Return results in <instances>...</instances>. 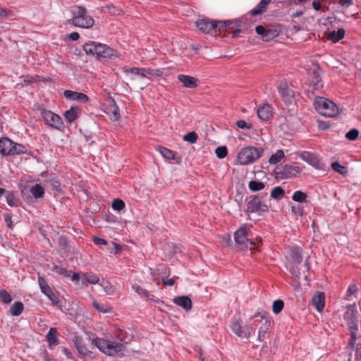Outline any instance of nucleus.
Instances as JSON below:
<instances>
[{"instance_id":"obj_1","label":"nucleus","mask_w":361,"mask_h":361,"mask_svg":"<svg viewBox=\"0 0 361 361\" xmlns=\"http://www.w3.org/2000/svg\"><path fill=\"white\" fill-rule=\"evenodd\" d=\"M233 23L231 20L214 21L209 19H201L196 22L198 30L203 33L214 35L217 30L221 32H232L234 35L240 32L239 29L233 30L230 26Z\"/></svg>"},{"instance_id":"obj_2","label":"nucleus","mask_w":361,"mask_h":361,"mask_svg":"<svg viewBox=\"0 0 361 361\" xmlns=\"http://www.w3.org/2000/svg\"><path fill=\"white\" fill-rule=\"evenodd\" d=\"M83 50L87 54L95 56L99 60L115 59L118 57L117 51L106 44L90 41L83 45Z\"/></svg>"},{"instance_id":"obj_3","label":"nucleus","mask_w":361,"mask_h":361,"mask_svg":"<svg viewBox=\"0 0 361 361\" xmlns=\"http://www.w3.org/2000/svg\"><path fill=\"white\" fill-rule=\"evenodd\" d=\"M71 23L76 27L90 28L94 25L93 18L87 14L86 9L82 6H75L71 9Z\"/></svg>"},{"instance_id":"obj_4","label":"nucleus","mask_w":361,"mask_h":361,"mask_svg":"<svg viewBox=\"0 0 361 361\" xmlns=\"http://www.w3.org/2000/svg\"><path fill=\"white\" fill-rule=\"evenodd\" d=\"M264 153L262 147L248 146L242 148L238 153L236 161L240 165H247L260 159Z\"/></svg>"},{"instance_id":"obj_5","label":"nucleus","mask_w":361,"mask_h":361,"mask_svg":"<svg viewBox=\"0 0 361 361\" xmlns=\"http://www.w3.org/2000/svg\"><path fill=\"white\" fill-rule=\"evenodd\" d=\"M314 106L319 114L326 117H334L339 113L338 106L334 102L322 97H315Z\"/></svg>"},{"instance_id":"obj_6","label":"nucleus","mask_w":361,"mask_h":361,"mask_svg":"<svg viewBox=\"0 0 361 361\" xmlns=\"http://www.w3.org/2000/svg\"><path fill=\"white\" fill-rule=\"evenodd\" d=\"M270 207V200L267 195H257L250 196L247 204V212L250 213H259L268 212Z\"/></svg>"},{"instance_id":"obj_7","label":"nucleus","mask_w":361,"mask_h":361,"mask_svg":"<svg viewBox=\"0 0 361 361\" xmlns=\"http://www.w3.org/2000/svg\"><path fill=\"white\" fill-rule=\"evenodd\" d=\"M344 319L346 321L350 336H356L357 334L359 324L360 323V316L357 311V307L354 303L347 307Z\"/></svg>"},{"instance_id":"obj_8","label":"nucleus","mask_w":361,"mask_h":361,"mask_svg":"<svg viewBox=\"0 0 361 361\" xmlns=\"http://www.w3.org/2000/svg\"><path fill=\"white\" fill-rule=\"evenodd\" d=\"M302 259L301 249L296 246L292 247L290 250L286 267L295 279H298L300 276L298 265L301 263Z\"/></svg>"},{"instance_id":"obj_9","label":"nucleus","mask_w":361,"mask_h":361,"mask_svg":"<svg viewBox=\"0 0 361 361\" xmlns=\"http://www.w3.org/2000/svg\"><path fill=\"white\" fill-rule=\"evenodd\" d=\"M123 72L130 77L132 80H135V76H140L142 78H149L150 75H160L161 71L152 68H123Z\"/></svg>"},{"instance_id":"obj_10","label":"nucleus","mask_w":361,"mask_h":361,"mask_svg":"<svg viewBox=\"0 0 361 361\" xmlns=\"http://www.w3.org/2000/svg\"><path fill=\"white\" fill-rule=\"evenodd\" d=\"M357 337L350 336L348 345L346 347L348 361H361V342L357 341Z\"/></svg>"},{"instance_id":"obj_11","label":"nucleus","mask_w":361,"mask_h":361,"mask_svg":"<svg viewBox=\"0 0 361 361\" xmlns=\"http://www.w3.org/2000/svg\"><path fill=\"white\" fill-rule=\"evenodd\" d=\"M41 115L44 122L48 126L59 130L63 128L62 118L59 115L47 109H42L41 111Z\"/></svg>"},{"instance_id":"obj_12","label":"nucleus","mask_w":361,"mask_h":361,"mask_svg":"<svg viewBox=\"0 0 361 361\" xmlns=\"http://www.w3.org/2000/svg\"><path fill=\"white\" fill-rule=\"evenodd\" d=\"M277 177L282 179L291 178L297 176L300 173V167L294 165H285L276 170Z\"/></svg>"},{"instance_id":"obj_13","label":"nucleus","mask_w":361,"mask_h":361,"mask_svg":"<svg viewBox=\"0 0 361 361\" xmlns=\"http://www.w3.org/2000/svg\"><path fill=\"white\" fill-rule=\"evenodd\" d=\"M249 228L247 226L240 227L234 233V239L236 244L245 247H247V244L250 245V248L254 243L247 238V231Z\"/></svg>"},{"instance_id":"obj_14","label":"nucleus","mask_w":361,"mask_h":361,"mask_svg":"<svg viewBox=\"0 0 361 361\" xmlns=\"http://www.w3.org/2000/svg\"><path fill=\"white\" fill-rule=\"evenodd\" d=\"M279 93L282 100L287 104L293 103L295 98V92L286 82H282L278 86Z\"/></svg>"},{"instance_id":"obj_15","label":"nucleus","mask_w":361,"mask_h":361,"mask_svg":"<svg viewBox=\"0 0 361 361\" xmlns=\"http://www.w3.org/2000/svg\"><path fill=\"white\" fill-rule=\"evenodd\" d=\"M300 158L316 169H322V164L319 157L314 153L305 151L300 154Z\"/></svg>"},{"instance_id":"obj_16","label":"nucleus","mask_w":361,"mask_h":361,"mask_svg":"<svg viewBox=\"0 0 361 361\" xmlns=\"http://www.w3.org/2000/svg\"><path fill=\"white\" fill-rule=\"evenodd\" d=\"M38 283L41 289V291L51 301L53 304H57L59 302L58 298L51 290L49 286L47 284L45 279L42 277H38Z\"/></svg>"},{"instance_id":"obj_17","label":"nucleus","mask_w":361,"mask_h":361,"mask_svg":"<svg viewBox=\"0 0 361 361\" xmlns=\"http://www.w3.org/2000/svg\"><path fill=\"white\" fill-rule=\"evenodd\" d=\"M310 84L314 90L320 91L323 87L320 71L314 69L310 73Z\"/></svg>"},{"instance_id":"obj_18","label":"nucleus","mask_w":361,"mask_h":361,"mask_svg":"<svg viewBox=\"0 0 361 361\" xmlns=\"http://www.w3.org/2000/svg\"><path fill=\"white\" fill-rule=\"evenodd\" d=\"M73 342L80 357H85L90 355L91 351L85 345L81 337L75 336Z\"/></svg>"},{"instance_id":"obj_19","label":"nucleus","mask_w":361,"mask_h":361,"mask_svg":"<svg viewBox=\"0 0 361 361\" xmlns=\"http://www.w3.org/2000/svg\"><path fill=\"white\" fill-rule=\"evenodd\" d=\"M13 141L8 137L0 138V154L2 156H11Z\"/></svg>"},{"instance_id":"obj_20","label":"nucleus","mask_w":361,"mask_h":361,"mask_svg":"<svg viewBox=\"0 0 361 361\" xmlns=\"http://www.w3.org/2000/svg\"><path fill=\"white\" fill-rule=\"evenodd\" d=\"M63 95L67 99L73 101H81L82 102H87L89 100V97L87 94L71 90L64 91Z\"/></svg>"},{"instance_id":"obj_21","label":"nucleus","mask_w":361,"mask_h":361,"mask_svg":"<svg viewBox=\"0 0 361 361\" xmlns=\"http://www.w3.org/2000/svg\"><path fill=\"white\" fill-rule=\"evenodd\" d=\"M178 80L187 88H195L197 87L198 80L194 77L180 74L178 76Z\"/></svg>"},{"instance_id":"obj_22","label":"nucleus","mask_w":361,"mask_h":361,"mask_svg":"<svg viewBox=\"0 0 361 361\" xmlns=\"http://www.w3.org/2000/svg\"><path fill=\"white\" fill-rule=\"evenodd\" d=\"M46 340L50 349L59 345L58 331L56 328L51 327L46 335Z\"/></svg>"},{"instance_id":"obj_23","label":"nucleus","mask_w":361,"mask_h":361,"mask_svg":"<svg viewBox=\"0 0 361 361\" xmlns=\"http://www.w3.org/2000/svg\"><path fill=\"white\" fill-rule=\"evenodd\" d=\"M257 115L261 120L267 121L272 116L271 106L268 104H263L257 109Z\"/></svg>"},{"instance_id":"obj_24","label":"nucleus","mask_w":361,"mask_h":361,"mask_svg":"<svg viewBox=\"0 0 361 361\" xmlns=\"http://www.w3.org/2000/svg\"><path fill=\"white\" fill-rule=\"evenodd\" d=\"M123 350L124 345L123 344L109 341L105 354L109 356H114L117 353L122 352Z\"/></svg>"},{"instance_id":"obj_25","label":"nucleus","mask_w":361,"mask_h":361,"mask_svg":"<svg viewBox=\"0 0 361 361\" xmlns=\"http://www.w3.org/2000/svg\"><path fill=\"white\" fill-rule=\"evenodd\" d=\"M231 328L233 332L237 336L241 338H249L250 333L245 329H243V326H241L238 321H233L231 325Z\"/></svg>"},{"instance_id":"obj_26","label":"nucleus","mask_w":361,"mask_h":361,"mask_svg":"<svg viewBox=\"0 0 361 361\" xmlns=\"http://www.w3.org/2000/svg\"><path fill=\"white\" fill-rule=\"evenodd\" d=\"M173 302L186 311L190 310L192 307V301L187 296H178L173 298Z\"/></svg>"},{"instance_id":"obj_27","label":"nucleus","mask_w":361,"mask_h":361,"mask_svg":"<svg viewBox=\"0 0 361 361\" xmlns=\"http://www.w3.org/2000/svg\"><path fill=\"white\" fill-rule=\"evenodd\" d=\"M44 185L43 184H35L32 185L30 188V192L32 194V197L36 199H42L44 196Z\"/></svg>"},{"instance_id":"obj_28","label":"nucleus","mask_w":361,"mask_h":361,"mask_svg":"<svg viewBox=\"0 0 361 361\" xmlns=\"http://www.w3.org/2000/svg\"><path fill=\"white\" fill-rule=\"evenodd\" d=\"M264 320V324L262 325L259 329V331H258V337H257V340L259 341H263L264 338H265V336L267 333V331L269 329V324H270V322L268 320V319L265 317H261V320L260 321H263Z\"/></svg>"},{"instance_id":"obj_29","label":"nucleus","mask_w":361,"mask_h":361,"mask_svg":"<svg viewBox=\"0 0 361 361\" xmlns=\"http://www.w3.org/2000/svg\"><path fill=\"white\" fill-rule=\"evenodd\" d=\"M80 109L78 107H72L64 113V117L69 123H73L79 116Z\"/></svg>"},{"instance_id":"obj_30","label":"nucleus","mask_w":361,"mask_h":361,"mask_svg":"<svg viewBox=\"0 0 361 361\" xmlns=\"http://www.w3.org/2000/svg\"><path fill=\"white\" fill-rule=\"evenodd\" d=\"M312 304L318 312H322L324 307V295L322 293H319L312 298Z\"/></svg>"},{"instance_id":"obj_31","label":"nucleus","mask_w":361,"mask_h":361,"mask_svg":"<svg viewBox=\"0 0 361 361\" xmlns=\"http://www.w3.org/2000/svg\"><path fill=\"white\" fill-rule=\"evenodd\" d=\"M270 1L271 0H261L257 6L250 11V14L252 16H257L264 13Z\"/></svg>"},{"instance_id":"obj_32","label":"nucleus","mask_w":361,"mask_h":361,"mask_svg":"<svg viewBox=\"0 0 361 361\" xmlns=\"http://www.w3.org/2000/svg\"><path fill=\"white\" fill-rule=\"evenodd\" d=\"M24 310V305L21 302H15L9 310V312L12 316H19Z\"/></svg>"},{"instance_id":"obj_33","label":"nucleus","mask_w":361,"mask_h":361,"mask_svg":"<svg viewBox=\"0 0 361 361\" xmlns=\"http://www.w3.org/2000/svg\"><path fill=\"white\" fill-rule=\"evenodd\" d=\"M108 340L97 338L92 341V343L102 353H106V347L109 343Z\"/></svg>"},{"instance_id":"obj_34","label":"nucleus","mask_w":361,"mask_h":361,"mask_svg":"<svg viewBox=\"0 0 361 361\" xmlns=\"http://www.w3.org/2000/svg\"><path fill=\"white\" fill-rule=\"evenodd\" d=\"M12 154L11 156H16L20 154H26L27 152L26 146L18 144L16 142H14L13 141V146H12Z\"/></svg>"},{"instance_id":"obj_35","label":"nucleus","mask_w":361,"mask_h":361,"mask_svg":"<svg viewBox=\"0 0 361 361\" xmlns=\"http://www.w3.org/2000/svg\"><path fill=\"white\" fill-rule=\"evenodd\" d=\"M344 36L345 30L343 28H339L337 31L333 30L329 33V38L335 42L343 39Z\"/></svg>"},{"instance_id":"obj_36","label":"nucleus","mask_w":361,"mask_h":361,"mask_svg":"<svg viewBox=\"0 0 361 361\" xmlns=\"http://www.w3.org/2000/svg\"><path fill=\"white\" fill-rule=\"evenodd\" d=\"M157 151L161 154V156L167 160H173L175 158L174 153L169 149L158 146L157 148Z\"/></svg>"},{"instance_id":"obj_37","label":"nucleus","mask_w":361,"mask_h":361,"mask_svg":"<svg viewBox=\"0 0 361 361\" xmlns=\"http://www.w3.org/2000/svg\"><path fill=\"white\" fill-rule=\"evenodd\" d=\"M307 197L308 196L305 192L297 190L293 194L292 200L299 203H306L307 202Z\"/></svg>"},{"instance_id":"obj_38","label":"nucleus","mask_w":361,"mask_h":361,"mask_svg":"<svg viewBox=\"0 0 361 361\" xmlns=\"http://www.w3.org/2000/svg\"><path fill=\"white\" fill-rule=\"evenodd\" d=\"M283 157H284L283 151L281 149H279L270 157V158L269 159V162L270 164H276L279 162H280L283 159Z\"/></svg>"},{"instance_id":"obj_39","label":"nucleus","mask_w":361,"mask_h":361,"mask_svg":"<svg viewBox=\"0 0 361 361\" xmlns=\"http://www.w3.org/2000/svg\"><path fill=\"white\" fill-rule=\"evenodd\" d=\"M0 300L4 304H10L12 302V296L4 289H0Z\"/></svg>"},{"instance_id":"obj_40","label":"nucleus","mask_w":361,"mask_h":361,"mask_svg":"<svg viewBox=\"0 0 361 361\" xmlns=\"http://www.w3.org/2000/svg\"><path fill=\"white\" fill-rule=\"evenodd\" d=\"M265 185L261 181L251 180L249 183V188L250 190L256 192L264 189Z\"/></svg>"},{"instance_id":"obj_41","label":"nucleus","mask_w":361,"mask_h":361,"mask_svg":"<svg viewBox=\"0 0 361 361\" xmlns=\"http://www.w3.org/2000/svg\"><path fill=\"white\" fill-rule=\"evenodd\" d=\"M53 271L60 275H63L66 277H71L72 274V271L68 270L66 268L61 267L58 265H54L53 267Z\"/></svg>"},{"instance_id":"obj_42","label":"nucleus","mask_w":361,"mask_h":361,"mask_svg":"<svg viewBox=\"0 0 361 361\" xmlns=\"http://www.w3.org/2000/svg\"><path fill=\"white\" fill-rule=\"evenodd\" d=\"M100 286L103 288L106 294L112 295L114 293V286L108 281L102 279Z\"/></svg>"},{"instance_id":"obj_43","label":"nucleus","mask_w":361,"mask_h":361,"mask_svg":"<svg viewBox=\"0 0 361 361\" xmlns=\"http://www.w3.org/2000/svg\"><path fill=\"white\" fill-rule=\"evenodd\" d=\"M6 200L7 204L11 207H16L18 200L15 197L13 192H7L6 194Z\"/></svg>"},{"instance_id":"obj_44","label":"nucleus","mask_w":361,"mask_h":361,"mask_svg":"<svg viewBox=\"0 0 361 361\" xmlns=\"http://www.w3.org/2000/svg\"><path fill=\"white\" fill-rule=\"evenodd\" d=\"M283 195H284V191L279 186L274 188L271 192V197L273 199L279 200L281 197H283Z\"/></svg>"},{"instance_id":"obj_45","label":"nucleus","mask_w":361,"mask_h":361,"mask_svg":"<svg viewBox=\"0 0 361 361\" xmlns=\"http://www.w3.org/2000/svg\"><path fill=\"white\" fill-rule=\"evenodd\" d=\"M284 307V302L281 300H276L273 302L272 310L274 314H279Z\"/></svg>"},{"instance_id":"obj_46","label":"nucleus","mask_w":361,"mask_h":361,"mask_svg":"<svg viewBox=\"0 0 361 361\" xmlns=\"http://www.w3.org/2000/svg\"><path fill=\"white\" fill-rule=\"evenodd\" d=\"M197 135L195 132H190L183 136V140L190 144H194L197 140Z\"/></svg>"},{"instance_id":"obj_47","label":"nucleus","mask_w":361,"mask_h":361,"mask_svg":"<svg viewBox=\"0 0 361 361\" xmlns=\"http://www.w3.org/2000/svg\"><path fill=\"white\" fill-rule=\"evenodd\" d=\"M92 306L99 312L102 313L109 312L111 310V307L106 305H100L97 301H94L92 302Z\"/></svg>"},{"instance_id":"obj_48","label":"nucleus","mask_w":361,"mask_h":361,"mask_svg":"<svg viewBox=\"0 0 361 361\" xmlns=\"http://www.w3.org/2000/svg\"><path fill=\"white\" fill-rule=\"evenodd\" d=\"M331 167L335 171L339 173L341 175H344L347 173L346 167L340 164L338 162L332 163Z\"/></svg>"},{"instance_id":"obj_49","label":"nucleus","mask_w":361,"mask_h":361,"mask_svg":"<svg viewBox=\"0 0 361 361\" xmlns=\"http://www.w3.org/2000/svg\"><path fill=\"white\" fill-rule=\"evenodd\" d=\"M125 202L121 199H116L112 202V208L116 211H121L125 208Z\"/></svg>"},{"instance_id":"obj_50","label":"nucleus","mask_w":361,"mask_h":361,"mask_svg":"<svg viewBox=\"0 0 361 361\" xmlns=\"http://www.w3.org/2000/svg\"><path fill=\"white\" fill-rule=\"evenodd\" d=\"M215 152H216V157L219 159L225 158L228 154L227 148L225 146L218 147L216 149Z\"/></svg>"},{"instance_id":"obj_51","label":"nucleus","mask_w":361,"mask_h":361,"mask_svg":"<svg viewBox=\"0 0 361 361\" xmlns=\"http://www.w3.org/2000/svg\"><path fill=\"white\" fill-rule=\"evenodd\" d=\"M358 135H359V130L355 128H353L346 133L345 137L348 140L353 141V140H356L357 138Z\"/></svg>"},{"instance_id":"obj_52","label":"nucleus","mask_w":361,"mask_h":361,"mask_svg":"<svg viewBox=\"0 0 361 361\" xmlns=\"http://www.w3.org/2000/svg\"><path fill=\"white\" fill-rule=\"evenodd\" d=\"M132 288L141 297L145 298V295H147V290L142 288L141 286L138 285H133Z\"/></svg>"},{"instance_id":"obj_53","label":"nucleus","mask_w":361,"mask_h":361,"mask_svg":"<svg viewBox=\"0 0 361 361\" xmlns=\"http://www.w3.org/2000/svg\"><path fill=\"white\" fill-rule=\"evenodd\" d=\"M276 36V32L274 30L267 29V32L264 36H263L264 41H269V39L275 37Z\"/></svg>"},{"instance_id":"obj_54","label":"nucleus","mask_w":361,"mask_h":361,"mask_svg":"<svg viewBox=\"0 0 361 361\" xmlns=\"http://www.w3.org/2000/svg\"><path fill=\"white\" fill-rule=\"evenodd\" d=\"M43 185L46 186L47 184H50V185L54 188L56 189L57 186L59 185V183L57 181L54 180V178L51 177L47 178L42 182Z\"/></svg>"},{"instance_id":"obj_55","label":"nucleus","mask_w":361,"mask_h":361,"mask_svg":"<svg viewBox=\"0 0 361 361\" xmlns=\"http://www.w3.org/2000/svg\"><path fill=\"white\" fill-rule=\"evenodd\" d=\"M11 215L9 213H6L4 214V221L6 223V225L8 228H13V221L11 220Z\"/></svg>"},{"instance_id":"obj_56","label":"nucleus","mask_w":361,"mask_h":361,"mask_svg":"<svg viewBox=\"0 0 361 361\" xmlns=\"http://www.w3.org/2000/svg\"><path fill=\"white\" fill-rule=\"evenodd\" d=\"M90 284H97L99 282V277L95 274H88V281Z\"/></svg>"},{"instance_id":"obj_57","label":"nucleus","mask_w":361,"mask_h":361,"mask_svg":"<svg viewBox=\"0 0 361 361\" xmlns=\"http://www.w3.org/2000/svg\"><path fill=\"white\" fill-rule=\"evenodd\" d=\"M255 31L263 39V36H264L265 33L267 32V29L262 25H257L255 27Z\"/></svg>"},{"instance_id":"obj_58","label":"nucleus","mask_w":361,"mask_h":361,"mask_svg":"<svg viewBox=\"0 0 361 361\" xmlns=\"http://www.w3.org/2000/svg\"><path fill=\"white\" fill-rule=\"evenodd\" d=\"M161 282L164 286H172L175 283L174 279L162 278Z\"/></svg>"},{"instance_id":"obj_59","label":"nucleus","mask_w":361,"mask_h":361,"mask_svg":"<svg viewBox=\"0 0 361 361\" xmlns=\"http://www.w3.org/2000/svg\"><path fill=\"white\" fill-rule=\"evenodd\" d=\"M236 124H237V126L241 129H245V128L248 129L250 128V126L244 120L238 121Z\"/></svg>"},{"instance_id":"obj_60","label":"nucleus","mask_w":361,"mask_h":361,"mask_svg":"<svg viewBox=\"0 0 361 361\" xmlns=\"http://www.w3.org/2000/svg\"><path fill=\"white\" fill-rule=\"evenodd\" d=\"M93 242L97 245H107V241L106 240H104L103 238H99V237H94L93 238Z\"/></svg>"},{"instance_id":"obj_61","label":"nucleus","mask_w":361,"mask_h":361,"mask_svg":"<svg viewBox=\"0 0 361 361\" xmlns=\"http://www.w3.org/2000/svg\"><path fill=\"white\" fill-rule=\"evenodd\" d=\"M338 4L343 7H349L353 4V0H338Z\"/></svg>"},{"instance_id":"obj_62","label":"nucleus","mask_w":361,"mask_h":361,"mask_svg":"<svg viewBox=\"0 0 361 361\" xmlns=\"http://www.w3.org/2000/svg\"><path fill=\"white\" fill-rule=\"evenodd\" d=\"M357 291V288L355 285H350L348 290L347 294L348 296L353 295Z\"/></svg>"},{"instance_id":"obj_63","label":"nucleus","mask_w":361,"mask_h":361,"mask_svg":"<svg viewBox=\"0 0 361 361\" xmlns=\"http://www.w3.org/2000/svg\"><path fill=\"white\" fill-rule=\"evenodd\" d=\"M112 114H113V119L114 121L118 120V118L120 117V114H119V112H118V108L117 106H115L114 108L113 111H112Z\"/></svg>"},{"instance_id":"obj_64","label":"nucleus","mask_w":361,"mask_h":361,"mask_svg":"<svg viewBox=\"0 0 361 361\" xmlns=\"http://www.w3.org/2000/svg\"><path fill=\"white\" fill-rule=\"evenodd\" d=\"M79 37H80V35L76 32H73L70 33L68 35V38L73 41L78 40L79 39Z\"/></svg>"}]
</instances>
